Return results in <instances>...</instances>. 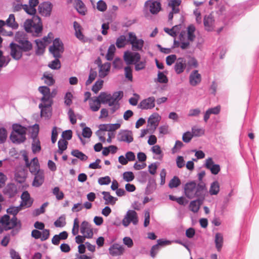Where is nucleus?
<instances>
[{
	"mask_svg": "<svg viewBox=\"0 0 259 259\" xmlns=\"http://www.w3.org/2000/svg\"><path fill=\"white\" fill-rule=\"evenodd\" d=\"M24 10L29 15L33 16L32 19H28L24 23V28L27 33H31L34 37L40 36L41 33L43 26L41 18L37 15H36V10L35 7L24 5Z\"/></svg>",
	"mask_w": 259,
	"mask_h": 259,
	"instance_id": "1",
	"label": "nucleus"
},
{
	"mask_svg": "<svg viewBox=\"0 0 259 259\" xmlns=\"http://www.w3.org/2000/svg\"><path fill=\"white\" fill-rule=\"evenodd\" d=\"M184 192L186 196L189 199L206 196L208 193L205 183L197 184L194 181L188 182L185 185Z\"/></svg>",
	"mask_w": 259,
	"mask_h": 259,
	"instance_id": "2",
	"label": "nucleus"
},
{
	"mask_svg": "<svg viewBox=\"0 0 259 259\" xmlns=\"http://www.w3.org/2000/svg\"><path fill=\"white\" fill-rule=\"evenodd\" d=\"M15 40L18 46L26 55L30 56L29 52L32 50V44L28 40L27 34L24 31H18L15 34Z\"/></svg>",
	"mask_w": 259,
	"mask_h": 259,
	"instance_id": "3",
	"label": "nucleus"
},
{
	"mask_svg": "<svg viewBox=\"0 0 259 259\" xmlns=\"http://www.w3.org/2000/svg\"><path fill=\"white\" fill-rule=\"evenodd\" d=\"M13 131L10 139L13 143L21 144L26 140V128L20 124L15 123L12 125Z\"/></svg>",
	"mask_w": 259,
	"mask_h": 259,
	"instance_id": "4",
	"label": "nucleus"
},
{
	"mask_svg": "<svg viewBox=\"0 0 259 259\" xmlns=\"http://www.w3.org/2000/svg\"><path fill=\"white\" fill-rule=\"evenodd\" d=\"M0 223L6 231L16 228L15 231L18 233L21 228V222L18 220L16 217H12L10 219V216L8 214H5L1 218Z\"/></svg>",
	"mask_w": 259,
	"mask_h": 259,
	"instance_id": "5",
	"label": "nucleus"
},
{
	"mask_svg": "<svg viewBox=\"0 0 259 259\" xmlns=\"http://www.w3.org/2000/svg\"><path fill=\"white\" fill-rule=\"evenodd\" d=\"M64 50L63 44L59 38H56L49 47V52L54 58H61Z\"/></svg>",
	"mask_w": 259,
	"mask_h": 259,
	"instance_id": "6",
	"label": "nucleus"
},
{
	"mask_svg": "<svg viewBox=\"0 0 259 259\" xmlns=\"http://www.w3.org/2000/svg\"><path fill=\"white\" fill-rule=\"evenodd\" d=\"M33 132L31 134V137L33 139L31 148L33 153H35L41 150L40 143L39 139L37 138L39 132L38 124L36 123L33 126Z\"/></svg>",
	"mask_w": 259,
	"mask_h": 259,
	"instance_id": "7",
	"label": "nucleus"
},
{
	"mask_svg": "<svg viewBox=\"0 0 259 259\" xmlns=\"http://www.w3.org/2000/svg\"><path fill=\"white\" fill-rule=\"evenodd\" d=\"M131 223L134 225L138 223V214L135 210H128L122 221L123 226L127 227Z\"/></svg>",
	"mask_w": 259,
	"mask_h": 259,
	"instance_id": "8",
	"label": "nucleus"
},
{
	"mask_svg": "<svg viewBox=\"0 0 259 259\" xmlns=\"http://www.w3.org/2000/svg\"><path fill=\"white\" fill-rule=\"evenodd\" d=\"M53 5L50 2H44L40 3L38 7V13L44 17H49L51 14Z\"/></svg>",
	"mask_w": 259,
	"mask_h": 259,
	"instance_id": "9",
	"label": "nucleus"
},
{
	"mask_svg": "<svg viewBox=\"0 0 259 259\" xmlns=\"http://www.w3.org/2000/svg\"><path fill=\"white\" fill-rule=\"evenodd\" d=\"M145 6L152 14H157L161 9L160 2L155 0H148L145 2Z\"/></svg>",
	"mask_w": 259,
	"mask_h": 259,
	"instance_id": "10",
	"label": "nucleus"
},
{
	"mask_svg": "<svg viewBox=\"0 0 259 259\" xmlns=\"http://www.w3.org/2000/svg\"><path fill=\"white\" fill-rule=\"evenodd\" d=\"M117 139L119 142L130 143L134 140L133 133L130 130H121L118 134Z\"/></svg>",
	"mask_w": 259,
	"mask_h": 259,
	"instance_id": "11",
	"label": "nucleus"
},
{
	"mask_svg": "<svg viewBox=\"0 0 259 259\" xmlns=\"http://www.w3.org/2000/svg\"><path fill=\"white\" fill-rule=\"evenodd\" d=\"M123 58L127 64H132L135 61L139 62L140 60L141 56L138 52L126 51L124 52Z\"/></svg>",
	"mask_w": 259,
	"mask_h": 259,
	"instance_id": "12",
	"label": "nucleus"
},
{
	"mask_svg": "<svg viewBox=\"0 0 259 259\" xmlns=\"http://www.w3.org/2000/svg\"><path fill=\"white\" fill-rule=\"evenodd\" d=\"M10 48L11 49L10 55L12 57L16 60H19L22 58L24 52L20 49L18 44L11 42L10 45Z\"/></svg>",
	"mask_w": 259,
	"mask_h": 259,
	"instance_id": "13",
	"label": "nucleus"
},
{
	"mask_svg": "<svg viewBox=\"0 0 259 259\" xmlns=\"http://www.w3.org/2000/svg\"><path fill=\"white\" fill-rule=\"evenodd\" d=\"M155 99L154 97H150L142 100L138 105V108L143 110H148L155 107Z\"/></svg>",
	"mask_w": 259,
	"mask_h": 259,
	"instance_id": "14",
	"label": "nucleus"
},
{
	"mask_svg": "<svg viewBox=\"0 0 259 259\" xmlns=\"http://www.w3.org/2000/svg\"><path fill=\"white\" fill-rule=\"evenodd\" d=\"M215 21L211 14L205 15L203 18V24L205 30L207 31H212L214 30Z\"/></svg>",
	"mask_w": 259,
	"mask_h": 259,
	"instance_id": "15",
	"label": "nucleus"
},
{
	"mask_svg": "<svg viewBox=\"0 0 259 259\" xmlns=\"http://www.w3.org/2000/svg\"><path fill=\"white\" fill-rule=\"evenodd\" d=\"M80 233L84 235H85L87 238H92L93 232L91 225L85 221H83L80 226Z\"/></svg>",
	"mask_w": 259,
	"mask_h": 259,
	"instance_id": "16",
	"label": "nucleus"
},
{
	"mask_svg": "<svg viewBox=\"0 0 259 259\" xmlns=\"http://www.w3.org/2000/svg\"><path fill=\"white\" fill-rule=\"evenodd\" d=\"M205 167L210 170L213 175H217L220 171V166L218 164H215L211 158H208L206 160Z\"/></svg>",
	"mask_w": 259,
	"mask_h": 259,
	"instance_id": "17",
	"label": "nucleus"
},
{
	"mask_svg": "<svg viewBox=\"0 0 259 259\" xmlns=\"http://www.w3.org/2000/svg\"><path fill=\"white\" fill-rule=\"evenodd\" d=\"M196 200L192 201L189 205L190 209L193 212H197L200 206L203 204L205 196L196 197Z\"/></svg>",
	"mask_w": 259,
	"mask_h": 259,
	"instance_id": "18",
	"label": "nucleus"
},
{
	"mask_svg": "<svg viewBox=\"0 0 259 259\" xmlns=\"http://www.w3.org/2000/svg\"><path fill=\"white\" fill-rule=\"evenodd\" d=\"M124 251V248L122 245L117 243H114L109 248V252L113 256L121 255Z\"/></svg>",
	"mask_w": 259,
	"mask_h": 259,
	"instance_id": "19",
	"label": "nucleus"
},
{
	"mask_svg": "<svg viewBox=\"0 0 259 259\" xmlns=\"http://www.w3.org/2000/svg\"><path fill=\"white\" fill-rule=\"evenodd\" d=\"M201 81V75L198 73V71H193L189 75V83L193 87L196 86Z\"/></svg>",
	"mask_w": 259,
	"mask_h": 259,
	"instance_id": "20",
	"label": "nucleus"
},
{
	"mask_svg": "<svg viewBox=\"0 0 259 259\" xmlns=\"http://www.w3.org/2000/svg\"><path fill=\"white\" fill-rule=\"evenodd\" d=\"M186 67V60L184 58H179L175 64L174 69L177 74H180L184 72Z\"/></svg>",
	"mask_w": 259,
	"mask_h": 259,
	"instance_id": "21",
	"label": "nucleus"
},
{
	"mask_svg": "<svg viewBox=\"0 0 259 259\" xmlns=\"http://www.w3.org/2000/svg\"><path fill=\"white\" fill-rule=\"evenodd\" d=\"M51 104H39V108L40 109V115L45 117H49L51 116Z\"/></svg>",
	"mask_w": 259,
	"mask_h": 259,
	"instance_id": "22",
	"label": "nucleus"
},
{
	"mask_svg": "<svg viewBox=\"0 0 259 259\" xmlns=\"http://www.w3.org/2000/svg\"><path fill=\"white\" fill-rule=\"evenodd\" d=\"M21 199L22 200L21 202V205H25L27 208L30 207L33 202V200L30 198L29 193L27 191H25L22 193Z\"/></svg>",
	"mask_w": 259,
	"mask_h": 259,
	"instance_id": "23",
	"label": "nucleus"
},
{
	"mask_svg": "<svg viewBox=\"0 0 259 259\" xmlns=\"http://www.w3.org/2000/svg\"><path fill=\"white\" fill-rule=\"evenodd\" d=\"M17 193V188L13 184H9L4 190V193L5 195L11 198L14 197Z\"/></svg>",
	"mask_w": 259,
	"mask_h": 259,
	"instance_id": "24",
	"label": "nucleus"
},
{
	"mask_svg": "<svg viewBox=\"0 0 259 259\" xmlns=\"http://www.w3.org/2000/svg\"><path fill=\"white\" fill-rule=\"evenodd\" d=\"M34 175V178L32 182V185L35 187H39L44 182V172L37 171Z\"/></svg>",
	"mask_w": 259,
	"mask_h": 259,
	"instance_id": "25",
	"label": "nucleus"
},
{
	"mask_svg": "<svg viewBox=\"0 0 259 259\" xmlns=\"http://www.w3.org/2000/svg\"><path fill=\"white\" fill-rule=\"evenodd\" d=\"M111 64L106 62L99 67V76L100 78H103L106 77L110 71Z\"/></svg>",
	"mask_w": 259,
	"mask_h": 259,
	"instance_id": "26",
	"label": "nucleus"
},
{
	"mask_svg": "<svg viewBox=\"0 0 259 259\" xmlns=\"http://www.w3.org/2000/svg\"><path fill=\"white\" fill-rule=\"evenodd\" d=\"M102 194L104 195L103 199L105 200V204L114 205L117 198L111 196L109 192L103 191Z\"/></svg>",
	"mask_w": 259,
	"mask_h": 259,
	"instance_id": "27",
	"label": "nucleus"
},
{
	"mask_svg": "<svg viewBox=\"0 0 259 259\" xmlns=\"http://www.w3.org/2000/svg\"><path fill=\"white\" fill-rule=\"evenodd\" d=\"M73 28L75 30V36L80 40H82L84 41V35L81 32V25L76 21H74L73 22Z\"/></svg>",
	"mask_w": 259,
	"mask_h": 259,
	"instance_id": "28",
	"label": "nucleus"
},
{
	"mask_svg": "<svg viewBox=\"0 0 259 259\" xmlns=\"http://www.w3.org/2000/svg\"><path fill=\"white\" fill-rule=\"evenodd\" d=\"M156 188V183L154 179L150 178L145 189V194L150 195L154 192Z\"/></svg>",
	"mask_w": 259,
	"mask_h": 259,
	"instance_id": "29",
	"label": "nucleus"
},
{
	"mask_svg": "<svg viewBox=\"0 0 259 259\" xmlns=\"http://www.w3.org/2000/svg\"><path fill=\"white\" fill-rule=\"evenodd\" d=\"M35 42L36 45V50L35 51V54L37 55H42L45 51L46 48V44L41 39H35Z\"/></svg>",
	"mask_w": 259,
	"mask_h": 259,
	"instance_id": "30",
	"label": "nucleus"
},
{
	"mask_svg": "<svg viewBox=\"0 0 259 259\" xmlns=\"http://www.w3.org/2000/svg\"><path fill=\"white\" fill-rule=\"evenodd\" d=\"M214 243L218 251H220L223 244V236L221 233H217L215 235Z\"/></svg>",
	"mask_w": 259,
	"mask_h": 259,
	"instance_id": "31",
	"label": "nucleus"
},
{
	"mask_svg": "<svg viewBox=\"0 0 259 259\" xmlns=\"http://www.w3.org/2000/svg\"><path fill=\"white\" fill-rule=\"evenodd\" d=\"M5 23L8 26L13 29H17L19 26L18 24L15 21V15L13 14L9 15Z\"/></svg>",
	"mask_w": 259,
	"mask_h": 259,
	"instance_id": "32",
	"label": "nucleus"
},
{
	"mask_svg": "<svg viewBox=\"0 0 259 259\" xmlns=\"http://www.w3.org/2000/svg\"><path fill=\"white\" fill-rule=\"evenodd\" d=\"M75 8L77 11L80 14L84 15L87 9L81 0L75 1Z\"/></svg>",
	"mask_w": 259,
	"mask_h": 259,
	"instance_id": "33",
	"label": "nucleus"
},
{
	"mask_svg": "<svg viewBox=\"0 0 259 259\" xmlns=\"http://www.w3.org/2000/svg\"><path fill=\"white\" fill-rule=\"evenodd\" d=\"M144 41L142 39H137L132 44V49L134 51H142L144 46Z\"/></svg>",
	"mask_w": 259,
	"mask_h": 259,
	"instance_id": "34",
	"label": "nucleus"
},
{
	"mask_svg": "<svg viewBox=\"0 0 259 259\" xmlns=\"http://www.w3.org/2000/svg\"><path fill=\"white\" fill-rule=\"evenodd\" d=\"M220 191V185L218 181H214L211 184L209 193L211 195H217Z\"/></svg>",
	"mask_w": 259,
	"mask_h": 259,
	"instance_id": "35",
	"label": "nucleus"
},
{
	"mask_svg": "<svg viewBox=\"0 0 259 259\" xmlns=\"http://www.w3.org/2000/svg\"><path fill=\"white\" fill-rule=\"evenodd\" d=\"M195 30H196L195 27L192 24H191L188 26V27H187V36H188V39L189 40L192 41L195 38L196 36L194 34Z\"/></svg>",
	"mask_w": 259,
	"mask_h": 259,
	"instance_id": "36",
	"label": "nucleus"
},
{
	"mask_svg": "<svg viewBox=\"0 0 259 259\" xmlns=\"http://www.w3.org/2000/svg\"><path fill=\"white\" fill-rule=\"evenodd\" d=\"M71 154L73 156L77 157L82 161H85L88 158V157L85 154L77 149L73 150Z\"/></svg>",
	"mask_w": 259,
	"mask_h": 259,
	"instance_id": "37",
	"label": "nucleus"
},
{
	"mask_svg": "<svg viewBox=\"0 0 259 259\" xmlns=\"http://www.w3.org/2000/svg\"><path fill=\"white\" fill-rule=\"evenodd\" d=\"M66 218L65 214L61 215L55 222L54 225L56 227L62 228L65 226Z\"/></svg>",
	"mask_w": 259,
	"mask_h": 259,
	"instance_id": "38",
	"label": "nucleus"
},
{
	"mask_svg": "<svg viewBox=\"0 0 259 259\" xmlns=\"http://www.w3.org/2000/svg\"><path fill=\"white\" fill-rule=\"evenodd\" d=\"M115 50L116 48L114 44H112L109 46L107 54L106 56V58L107 60L111 61L113 59Z\"/></svg>",
	"mask_w": 259,
	"mask_h": 259,
	"instance_id": "39",
	"label": "nucleus"
},
{
	"mask_svg": "<svg viewBox=\"0 0 259 259\" xmlns=\"http://www.w3.org/2000/svg\"><path fill=\"white\" fill-rule=\"evenodd\" d=\"M126 37L124 35L119 36L116 41V46L119 48H123L126 45Z\"/></svg>",
	"mask_w": 259,
	"mask_h": 259,
	"instance_id": "40",
	"label": "nucleus"
},
{
	"mask_svg": "<svg viewBox=\"0 0 259 259\" xmlns=\"http://www.w3.org/2000/svg\"><path fill=\"white\" fill-rule=\"evenodd\" d=\"M181 184V181L177 176H174L173 178L170 180L168 184V187L171 188H177Z\"/></svg>",
	"mask_w": 259,
	"mask_h": 259,
	"instance_id": "41",
	"label": "nucleus"
},
{
	"mask_svg": "<svg viewBox=\"0 0 259 259\" xmlns=\"http://www.w3.org/2000/svg\"><path fill=\"white\" fill-rule=\"evenodd\" d=\"M90 107L91 109L94 112H96L99 110L101 107V104L100 102H99V98H97L95 100H94L93 101V103H90Z\"/></svg>",
	"mask_w": 259,
	"mask_h": 259,
	"instance_id": "42",
	"label": "nucleus"
},
{
	"mask_svg": "<svg viewBox=\"0 0 259 259\" xmlns=\"http://www.w3.org/2000/svg\"><path fill=\"white\" fill-rule=\"evenodd\" d=\"M55 59L52 61L50 64H49L48 66L51 68L52 69L57 70L59 69L61 67V63L59 59L60 58H55Z\"/></svg>",
	"mask_w": 259,
	"mask_h": 259,
	"instance_id": "43",
	"label": "nucleus"
},
{
	"mask_svg": "<svg viewBox=\"0 0 259 259\" xmlns=\"http://www.w3.org/2000/svg\"><path fill=\"white\" fill-rule=\"evenodd\" d=\"M49 203L46 202L42 204L39 208L35 209L33 211V215L34 216H38L40 214L44 213L45 212V208L48 205Z\"/></svg>",
	"mask_w": 259,
	"mask_h": 259,
	"instance_id": "44",
	"label": "nucleus"
},
{
	"mask_svg": "<svg viewBox=\"0 0 259 259\" xmlns=\"http://www.w3.org/2000/svg\"><path fill=\"white\" fill-rule=\"evenodd\" d=\"M110 94H107L105 92H101L100 95L98 98L99 99L100 104H107L108 101H109V98H110Z\"/></svg>",
	"mask_w": 259,
	"mask_h": 259,
	"instance_id": "45",
	"label": "nucleus"
},
{
	"mask_svg": "<svg viewBox=\"0 0 259 259\" xmlns=\"http://www.w3.org/2000/svg\"><path fill=\"white\" fill-rule=\"evenodd\" d=\"M97 75V71L91 68L90 71L88 79L85 82L86 85H89L90 84L93 82V81L95 80Z\"/></svg>",
	"mask_w": 259,
	"mask_h": 259,
	"instance_id": "46",
	"label": "nucleus"
},
{
	"mask_svg": "<svg viewBox=\"0 0 259 259\" xmlns=\"http://www.w3.org/2000/svg\"><path fill=\"white\" fill-rule=\"evenodd\" d=\"M157 118V114H153L150 116L148 120V123L150 124L151 126H153L154 127V128H156V126L158 125Z\"/></svg>",
	"mask_w": 259,
	"mask_h": 259,
	"instance_id": "47",
	"label": "nucleus"
},
{
	"mask_svg": "<svg viewBox=\"0 0 259 259\" xmlns=\"http://www.w3.org/2000/svg\"><path fill=\"white\" fill-rule=\"evenodd\" d=\"M103 82V80L101 79H99L96 81L92 87V91L95 93H97L102 88Z\"/></svg>",
	"mask_w": 259,
	"mask_h": 259,
	"instance_id": "48",
	"label": "nucleus"
},
{
	"mask_svg": "<svg viewBox=\"0 0 259 259\" xmlns=\"http://www.w3.org/2000/svg\"><path fill=\"white\" fill-rule=\"evenodd\" d=\"M123 61L119 58H115L112 62V65L114 68L120 69L122 67Z\"/></svg>",
	"mask_w": 259,
	"mask_h": 259,
	"instance_id": "49",
	"label": "nucleus"
},
{
	"mask_svg": "<svg viewBox=\"0 0 259 259\" xmlns=\"http://www.w3.org/2000/svg\"><path fill=\"white\" fill-rule=\"evenodd\" d=\"M53 193L56 196L57 199L61 200L64 197V193L60 191V189L58 187H55L53 190Z\"/></svg>",
	"mask_w": 259,
	"mask_h": 259,
	"instance_id": "50",
	"label": "nucleus"
},
{
	"mask_svg": "<svg viewBox=\"0 0 259 259\" xmlns=\"http://www.w3.org/2000/svg\"><path fill=\"white\" fill-rule=\"evenodd\" d=\"M7 138V130L4 127L0 128V144H3L6 141Z\"/></svg>",
	"mask_w": 259,
	"mask_h": 259,
	"instance_id": "51",
	"label": "nucleus"
},
{
	"mask_svg": "<svg viewBox=\"0 0 259 259\" xmlns=\"http://www.w3.org/2000/svg\"><path fill=\"white\" fill-rule=\"evenodd\" d=\"M44 81L46 84L48 85H52L55 83V80L52 75L49 74H44Z\"/></svg>",
	"mask_w": 259,
	"mask_h": 259,
	"instance_id": "52",
	"label": "nucleus"
},
{
	"mask_svg": "<svg viewBox=\"0 0 259 259\" xmlns=\"http://www.w3.org/2000/svg\"><path fill=\"white\" fill-rule=\"evenodd\" d=\"M123 178L126 182H130L134 179L135 176L133 172L126 171L123 174Z\"/></svg>",
	"mask_w": 259,
	"mask_h": 259,
	"instance_id": "53",
	"label": "nucleus"
},
{
	"mask_svg": "<svg viewBox=\"0 0 259 259\" xmlns=\"http://www.w3.org/2000/svg\"><path fill=\"white\" fill-rule=\"evenodd\" d=\"M97 8L99 11L104 12L107 10V7L104 1L100 0L97 4Z\"/></svg>",
	"mask_w": 259,
	"mask_h": 259,
	"instance_id": "54",
	"label": "nucleus"
},
{
	"mask_svg": "<svg viewBox=\"0 0 259 259\" xmlns=\"http://www.w3.org/2000/svg\"><path fill=\"white\" fill-rule=\"evenodd\" d=\"M193 135L195 137H200L204 134V130L203 128L193 127L192 128Z\"/></svg>",
	"mask_w": 259,
	"mask_h": 259,
	"instance_id": "55",
	"label": "nucleus"
},
{
	"mask_svg": "<svg viewBox=\"0 0 259 259\" xmlns=\"http://www.w3.org/2000/svg\"><path fill=\"white\" fill-rule=\"evenodd\" d=\"M184 145V144L181 141H176L174 147L171 149L172 153H175L177 152L183 147Z\"/></svg>",
	"mask_w": 259,
	"mask_h": 259,
	"instance_id": "56",
	"label": "nucleus"
},
{
	"mask_svg": "<svg viewBox=\"0 0 259 259\" xmlns=\"http://www.w3.org/2000/svg\"><path fill=\"white\" fill-rule=\"evenodd\" d=\"M111 182V179L109 176L101 177L98 179V183L101 185H107Z\"/></svg>",
	"mask_w": 259,
	"mask_h": 259,
	"instance_id": "57",
	"label": "nucleus"
},
{
	"mask_svg": "<svg viewBox=\"0 0 259 259\" xmlns=\"http://www.w3.org/2000/svg\"><path fill=\"white\" fill-rule=\"evenodd\" d=\"M73 95L70 92H67L64 97V103L66 105L69 106L72 103V99Z\"/></svg>",
	"mask_w": 259,
	"mask_h": 259,
	"instance_id": "58",
	"label": "nucleus"
},
{
	"mask_svg": "<svg viewBox=\"0 0 259 259\" xmlns=\"http://www.w3.org/2000/svg\"><path fill=\"white\" fill-rule=\"evenodd\" d=\"M122 97H123V92L122 91L115 92L111 96V98L113 99V100L117 103H118V101L121 99Z\"/></svg>",
	"mask_w": 259,
	"mask_h": 259,
	"instance_id": "59",
	"label": "nucleus"
},
{
	"mask_svg": "<svg viewBox=\"0 0 259 259\" xmlns=\"http://www.w3.org/2000/svg\"><path fill=\"white\" fill-rule=\"evenodd\" d=\"M62 137L65 140H70L72 137V132L71 130H66L63 132Z\"/></svg>",
	"mask_w": 259,
	"mask_h": 259,
	"instance_id": "60",
	"label": "nucleus"
},
{
	"mask_svg": "<svg viewBox=\"0 0 259 259\" xmlns=\"http://www.w3.org/2000/svg\"><path fill=\"white\" fill-rule=\"evenodd\" d=\"M201 113V110L199 108L191 109L188 114L189 117H198Z\"/></svg>",
	"mask_w": 259,
	"mask_h": 259,
	"instance_id": "61",
	"label": "nucleus"
},
{
	"mask_svg": "<svg viewBox=\"0 0 259 259\" xmlns=\"http://www.w3.org/2000/svg\"><path fill=\"white\" fill-rule=\"evenodd\" d=\"M134 63L135 65V68L136 71H140L144 69L146 66V62L145 61H135Z\"/></svg>",
	"mask_w": 259,
	"mask_h": 259,
	"instance_id": "62",
	"label": "nucleus"
},
{
	"mask_svg": "<svg viewBox=\"0 0 259 259\" xmlns=\"http://www.w3.org/2000/svg\"><path fill=\"white\" fill-rule=\"evenodd\" d=\"M92 135V132L91 128L85 126L82 130V135L84 138H90Z\"/></svg>",
	"mask_w": 259,
	"mask_h": 259,
	"instance_id": "63",
	"label": "nucleus"
},
{
	"mask_svg": "<svg viewBox=\"0 0 259 259\" xmlns=\"http://www.w3.org/2000/svg\"><path fill=\"white\" fill-rule=\"evenodd\" d=\"M157 80L160 83H167L168 81L167 77L163 73L159 71L158 73Z\"/></svg>",
	"mask_w": 259,
	"mask_h": 259,
	"instance_id": "64",
	"label": "nucleus"
}]
</instances>
